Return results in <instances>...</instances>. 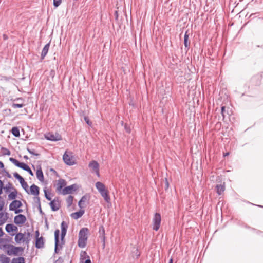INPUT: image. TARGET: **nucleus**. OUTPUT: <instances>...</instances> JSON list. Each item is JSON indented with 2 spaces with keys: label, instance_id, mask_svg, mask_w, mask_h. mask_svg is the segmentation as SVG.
<instances>
[{
  "label": "nucleus",
  "instance_id": "43",
  "mask_svg": "<svg viewBox=\"0 0 263 263\" xmlns=\"http://www.w3.org/2000/svg\"><path fill=\"white\" fill-rule=\"evenodd\" d=\"M62 3V0H53V6L57 8Z\"/></svg>",
  "mask_w": 263,
  "mask_h": 263
},
{
  "label": "nucleus",
  "instance_id": "20",
  "mask_svg": "<svg viewBox=\"0 0 263 263\" xmlns=\"http://www.w3.org/2000/svg\"><path fill=\"white\" fill-rule=\"evenodd\" d=\"M50 47V43H47L44 47L41 52V59L43 60L45 56L47 55Z\"/></svg>",
  "mask_w": 263,
  "mask_h": 263
},
{
  "label": "nucleus",
  "instance_id": "16",
  "mask_svg": "<svg viewBox=\"0 0 263 263\" xmlns=\"http://www.w3.org/2000/svg\"><path fill=\"white\" fill-rule=\"evenodd\" d=\"M99 193L107 203H109L110 202V198L108 194V191L106 189H105Z\"/></svg>",
  "mask_w": 263,
  "mask_h": 263
},
{
  "label": "nucleus",
  "instance_id": "15",
  "mask_svg": "<svg viewBox=\"0 0 263 263\" xmlns=\"http://www.w3.org/2000/svg\"><path fill=\"white\" fill-rule=\"evenodd\" d=\"M39 193V187L37 185L33 184L30 186V192L29 194H31L34 196H38Z\"/></svg>",
  "mask_w": 263,
  "mask_h": 263
},
{
  "label": "nucleus",
  "instance_id": "61",
  "mask_svg": "<svg viewBox=\"0 0 263 263\" xmlns=\"http://www.w3.org/2000/svg\"><path fill=\"white\" fill-rule=\"evenodd\" d=\"M82 202H80V200L79 201V203H78V206L81 208L82 209L83 207L82 206Z\"/></svg>",
  "mask_w": 263,
  "mask_h": 263
},
{
  "label": "nucleus",
  "instance_id": "58",
  "mask_svg": "<svg viewBox=\"0 0 263 263\" xmlns=\"http://www.w3.org/2000/svg\"><path fill=\"white\" fill-rule=\"evenodd\" d=\"M85 263H91L89 256H88V258L86 259Z\"/></svg>",
  "mask_w": 263,
  "mask_h": 263
},
{
  "label": "nucleus",
  "instance_id": "12",
  "mask_svg": "<svg viewBox=\"0 0 263 263\" xmlns=\"http://www.w3.org/2000/svg\"><path fill=\"white\" fill-rule=\"evenodd\" d=\"M22 206V203L18 200H13L9 205V210L13 211L17 208H20Z\"/></svg>",
  "mask_w": 263,
  "mask_h": 263
},
{
  "label": "nucleus",
  "instance_id": "41",
  "mask_svg": "<svg viewBox=\"0 0 263 263\" xmlns=\"http://www.w3.org/2000/svg\"><path fill=\"white\" fill-rule=\"evenodd\" d=\"M44 192L45 196V198H46V199L49 201H51V198L50 197V193L46 190H44Z\"/></svg>",
  "mask_w": 263,
  "mask_h": 263
},
{
  "label": "nucleus",
  "instance_id": "13",
  "mask_svg": "<svg viewBox=\"0 0 263 263\" xmlns=\"http://www.w3.org/2000/svg\"><path fill=\"white\" fill-rule=\"evenodd\" d=\"M61 239L62 241L66 236L68 225L65 221H62L61 224Z\"/></svg>",
  "mask_w": 263,
  "mask_h": 263
},
{
  "label": "nucleus",
  "instance_id": "19",
  "mask_svg": "<svg viewBox=\"0 0 263 263\" xmlns=\"http://www.w3.org/2000/svg\"><path fill=\"white\" fill-rule=\"evenodd\" d=\"M36 168V177L40 181H42L44 179V175L41 167V165H37Z\"/></svg>",
  "mask_w": 263,
  "mask_h": 263
},
{
  "label": "nucleus",
  "instance_id": "52",
  "mask_svg": "<svg viewBox=\"0 0 263 263\" xmlns=\"http://www.w3.org/2000/svg\"><path fill=\"white\" fill-rule=\"evenodd\" d=\"M34 200L35 202L39 204H41L40 198L39 197H36L34 198Z\"/></svg>",
  "mask_w": 263,
  "mask_h": 263
},
{
  "label": "nucleus",
  "instance_id": "1",
  "mask_svg": "<svg viewBox=\"0 0 263 263\" xmlns=\"http://www.w3.org/2000/svg\"><path fill=\"white\" fill-rule=\"evenodd\" d=\"M88 229L87 228H83L79 231L78 246L81 248H84L86 246V242L88 239Z\"/></svg>",
  "mask_w": 263,
  "mask_h": 263
},
{
  "label": "nucleus",
  "instance_id": "25",
  "mask_svg": "<svg viewBox=\"0 0 263 263\" xmlns=\"http://www.w3.org/2000/svg\"><path fill=\"white\" fill-rule=\"evenodd\" d=\"M17 191L16 189H13L11 192L8 196V199L14 200L17 197Z\"/></svg>",
  "mask_w": 263,
  "mask_h": 263
},
{
  "label": "nucleus",
  "instance_id": "27",
  "mask_svg": "<svg viewBox=\"0 0 263 263\" xmlns=\"http://www.w3.org/2000/svg\"><path fill=\"white\" fill-rule=\"evenodd\" d=\"M89 166L93 173H95L98 177H100L99 165H89Z\"/></svg>",
  "mask_w": 263,
  "mask_h": 263
},
{
  "label": "nucleus",
  "instance_id": "51",
  "mask_svg": "<svg viewBox=\"0 0 263 263\" xmlns=\"http://www.w3.org/2000/svg\"><path fill=\"white\" fill-rule=\"evenodd\" d=\"M125 129L126 130V132L128 133H130V129L129 127H128L127 125H125Z\"/></svg>",
  "mask_w": 263,
  "mask_h": 263
},
{
  "label": "nucleus",
  "instance_id": "9",
  "mask_svg": "<svg viewBox=\"0 0 263 263\" xmlns=\"http://www.w3.org/2000/svg\"><path fill=\"white\" fill-rule=\"evenodd\" d=\"M59 235H60V231L57 229L54 232V241H55V246H54V253H58L60 249L62 248V246L59 245Z\"/></svg>",
  "mask_w": 263,
  "mask_h": 263
},
{
  "label": "nucleus",
  "instance_id": "34",
  "mask_svg": "<svg viewBox=\"0 0 263 263\" xmlns=\"http://www.w3.org/2000/svg\"><path fill=\"white\" fill-rule=\"evenodd\" d=\"M8 244L6 243V241L3 239L0 238V248H7L8 249V246H7Z\"/></svg>",
  "mask_w": 263,
  "mask_h": 263
},
{
  "label": "nucleus",
  "instance_id": "56",
  "mask_svg": "<svg viewBox=\"0 0 263 263\" xmlns=\"http://www.w3.org/2000/svg\"><path fill=\"white\" fill-rule=\"evenodd\" d=\"M89 164H99L96 161H91L89 162Z\"/></svg>",
  "mask_w": 263,
  "mask_h": 263
},
{
  "label": "nucleus",
  "instance_id": "48",
  "mask_svg": "<svg viewBox=\"0 0 263 263\" xmlns=\"http://www.w3.org/2000/svg\"><path fill=\"white\" fill-rule=\"evenodd\" d=\"M1 80H5V81H9L10 79V78L9 77H7L6 76H1Z\"/></svg>",
  "mask_w": 263,
  "mask_h": 263
},
{
  "label": "nucleus",
  "instance_id": "29",
  "mask_svg": "<svg viewBox=\"0 0 263 263\" xmlns=\"http://www.w3.org/2000/svg\"><path fill=\"white\" fill-rule=\"evenodd\" d=\"M7 219V213H0V226L3 224Z\"/></svg>",
  "mask_w": 263,
  "mask_h": 263
},
{
  "label": "nucleus",
  "instance_id": "6",
  "mask_svg": "<svg viewBox=\"0 0 263 263\" xmlns=\"http://www.w3.org/2000/svg\"><path fill=\"white\" fill-rule=\"evenodd\" d=\"M13 176L16 179H17L19 181L22 187L24 189L25 192L27 194H29V191L28 190V185L27 182L25 181L24 178L16 172L13 174Z\"/></svg>",
  "mask_w": 263,
  "mask_h": 263
},
{
  "label": "nucleus",
  "instance_id": "64",
  "mask_svg": "<svg viewBox=\"0 0 263 263\" xmlns=\"http://www.w3.org/2000/svg\"><path fill=\"white\" fill-rule=\"evenodd\" d=\"M168 263H173V259L172 258H171L170 259V261H169V262Z\"/></svg>",
  "mask_w": 263,
  "mask_h": 263
},
{
  "label": "nucleus",
  "instance_id": "39",
  "mask_svg": "<svg viewBox=\"0 0 263 263\" xmlns=\"http://www.w3.org/2000/svg\"><path fill=\"white\" fill-rule=\"evenodd\" d=\"M1 153L3 155H10V151L8 149L5 148V147H2Z\"/></svg>",
  "mask_w": 263,
  "mask_h": 263
},
{
  "label": "nucleus",
  "instance_id": "40",
  "mask_svg": "<svg viewBox=\"0 0 263 263\" xmlns=\"http://www.w3.org/2000/svg\"><path fill=\"white\" fill-rule=\"evenodd\" d=\"M9 160L10 161L13 163L14 164H26L24 162H20V161H18V160L13 158H10Z\"/></svg>",
  "mask_w": 263,
  "mask_h": 263
},
{
  "label": "nucleus",
  "instance_id": "55",
  "mask_svg": "<svg viewBox=\"0 0 263 263\" xmlns=\"http://www.w3.org/2000/svg\"><path fill=\"white\" fill-rule=\"evenodd\" d=\"M38 209H39V210L40 211V213L42 214L43 213V212H42V208H41V204H38Z\"/></svg>",
  "mask_w": 263,
  "mask_h": 263
},
{
  "label": "nucleus",
  "instance_id": "47",
  "mask_svg": "<svg viewBox=\"0 0 263 263\" xmlns=\"http://www.w3.org/2000/svg\"><path fill=\"white\" fill-rule=\"evenodd\" d=\"M88 199V196L86 195H85L82 196V197L80 199V202L84 203L86 202V201Z\"/></svg>",
  "mask_w": 263,
  "mask_h": 263
},
{
  "label": "nucleus",
  "instance_id": "26",
  "mask_svg": "<svg viewBox=\"0 0 263 263\" xmlns=\"http://www.w3.org/2000/svg\"><path fill=\"white\" fill-rule=\"evenodd\" d=\"M96 187L99 193L106 189L105 185L103 183L99 181L96 183Z\"/></svg>",
  "mask_w": 263,
  "mask_h": 263
},
{
  "label": "nucleus",
  "instance_id": "54",
  "mask_svg": "<svg viewBox=\"0 0 263 263\" xmlns=\"http://www.w3.org/2000/svg\"><path fill=\"white\" fill-rule=\"evenodd\" d=\"M198 165H191V170L192 171V172H193L194 171V167L196 168V169H198Z\"/></svg>",
  "mask_w": 263,
  "mask_h": 263
},
{
  "label": "nucleus",
  "instance_id": "21",
  "mask_svg": "<svg viewBox=\"0 0 263 263\" xmlns=\"http://www.w3.org/2000/svg\"><path fill=\"white\" fill-rule=\"evenodd\" d=\"M5 230L8 233H10L17 231V228L13 224H7L6 226Z\"/></svg>",
  "mask_w": 263,
  "mask_h": 263
},
{
  "label": "nucleus",
  "instance_id": "22",
  "mask_svg": "<svg viewBox=\"0 0 263 263\" xmlns=\"http://www.w3.org/2000/svg\"><path fill=\"white\" fill-rule=\"evenodd\" d=\"M216 192L219 195H221L225 190L224 183L223 184H217L216 186Z\"/></svg>",
  "mask_w": 263,
  "mask_h": 263
},
{
  "label": "nucleus",
  "instance_id": "53",
  "mask_svg": "<svg viewBox=\"0 0 263 263\" xmlns=\"http://www.w3.org/2000/svg\"><path fill=\"white\" fill-rule=\"evenodd\" d=\"M169 186V183L166 178H165V187L166 189H168Z\"/></svg>",
  "mask_w": 263,
  "mask_h": 263
},
{
  "label": "nucleus",
  "instance_id": "3",
  "mask_svg": "<svg viewBox=\"0 0 263 263\" xmlns=\"http://www.w3.org/2000/svg\"><path fill=\"white\" fill-rule=\"evenodd\" d=\"M63 160L65 164H76L73 160L72 153L66 151L63 156Z\"/></svg>",
  "mask_w": 263,
  "mask_h": 263
},
{
  "label": "nucleus",
  "instance_id": "32",
  "mask_svg": "<svg viewBox=\"0 0 263 263\" xmlns=\"http://www.w3.org/2000/svg\"><path fill=\"white\" fill-rule=\"evenodd\" d=\"M11 263H25V258L23 257L14 258Z\"/></svg>",
  "mask_w": 263,
  "mask_h": 263
},
{
  "label": "nucleus",
  "instance_id": "30",
  "mask_svg": "<svg viewBox=\"0 0 263 263\" xmlns=\"http://www.w3.org/2000/svg\"><path fill=\"white\" fill-rule=\"evenodd\" d=\"M0 261L1 263H10V258L5 255L2 254L0 255Z\"/></svg>",
  "mask_w": 263,
  "mask_h": 263
},
{
  "label": "nucleus",
  "instance_id": "10",
  "mask_svg": "<svg viewBox=\"0 0 263 263\" xmlns=\"http://www.w3.org/2000/svg\"><path fill=\"white\" fill-rule=\"evenodd\" d=\"M26 217L23 214H18L14 217V222L18 226L24 224L26 221Z\"/></svg>",
  "mask_w": 263,
  "mask_h": 263
},
{
  "label": "nucleus",
  "instance_id": "23",
  "mask_svg": "<svg viewBox=\"0 0 263 263\" xmlns=\"http://www.w3.org/2000/svg\"><path fill=\"white\" fill-rule=\"evenodd\" d=\"M66 181L64 179H60L58 181L57 191L60 192L61 189L66 185Z\"/></svg>",
  "mask_w": 263,
  "mask_h": 263
},
{
  "label": "nucleus",
  "instance_id": "42",
  "mask_svg": "<svg viewBox=\"0 0 263 263\" xmlns=\"http://www.w3.org/2000/svg\"><path fill=\"white\" fill-rule=\"evenodd\" d=\"M5 205V201L3 198L0 196V211L3 210Z\"/></svg>",
  "mask_w": 263,
  "mask_h": 263
},
{
  "label": "nucleus",
  "instance_id": "59",
  "mask_svg": "<svg viewBox=\"0 0 263 263\" xmlns=\"http://www.w3.org/2000/svg\"><path fill=\"white\" fill-rule=\"evenodd\" d=\"M54 73H55L54 70H52L50 71V75L52 76V77H53L54 75Z\"/></svg>",
  "mask_w": 263,
  "mask_h": 263
},
{
  "label": "nucleus",
  "instance_id": "5",
  "mask_svg": "<svg viewBox=\"0 0 263 263\" xmlns=\"http://www.w3.org/2000/svg\"><path fill=\"white\" fill-rule=\"evenodd\" d=\"M45 138L50 141H58L62 140V136L57 133L49 132L45 135Z\"/></svg>",
  "mask_w": 263,
  "mask_h": 263
},
{
  "label": "nucleus",
  "instance_id": "2",
  "mask_svg": "<svg viewBox=\"0 0 263 263\" xmlns=\"http://www.w3.org/2000/svg\"><path fill=\"white\" fill-rule=\"evenodd\" d=\"M8 249L7 253L8 255H22L24 251V249L21 247H15L12 245H8Z\"/></svg>",
  "mask_w": 263,
  "mask_h": 263
},
{
  "label": "nucleus",
  "instance_id": "37",
  "mask_svg": "<svg viewBox=\"0 0 263 263\" xmlns=\"http://www.w3.org/2000/svg\"><path fill=\"white\" fill-rule=\"evenodd\" d=\"M31 145L30 144H29L27 147V150L28 151V152L32 154L33 156H38L39 155V154H37L35 152V150L33 149H30V146Z\"/></svg>",
  "mask_w": 263,
  "mask_h": 263
},
{
  "label": "nucleus",
  "instance_id": "62",
  "mask_svg": "<svg viewBox=\"0 0 263 263\" xmlns=\"http://www.w3.org/2000/svg\"><path fill=\"white\" fill-rule=\"evenodd\" d=\"M229 155V152H227L226 153H223V157H225L227 156H228Z\"/></svg>",
  "mask_w": 263,
  "mask_h": 263
},
{
  "label": "nucleus",
  "instance_id": "63",
  "mask_svg": "<svg viewBox=\"0 0 263 263\" xmlns=\"http://www.w3.org/2000/svg\"><path fill=\"white\" fill-rule=\"evenodd\" d=\"M5 165H0L1 169H4Z\"/></svg>",
  "mask_w": 263,
  "mask_h": 263
},
{
  "label": "nucleus",
  "instance_id": "45",
  "mask_svg": "<svg viewBox=\"0 0 263 263\" xmlns=\"http://www.w3.org/2000/svg\"><path fill=\"white\" fill-rule=\"evenodd\" d=\"M226 107L224 106H222L221 107V114L222 116H223V118L224 119L226 116Z\"/></svg>",
  "mask_w": 263,
  "mask_h": 263
},
{
  "label": "nucleus",
  "instance_id": "46",
  "mask_svg": "<svg viewBox=\"0 0 263 263\" xmlns=\"http://www.w3.org/2000/svg\"><path fill=\"white\" fill-rule=\"evenodd\" d=\"M84 119L86 123L88 125L91 126L92 125V122L89 120V118L88 117L85 116Z\"/></svg>",
  "mask_w": 263,
  "mask_h": 263
},
{
  "label": "nucleus",
  "instance_id": "44",
  "mask_svg": "<svg viewBox=\"0 0 263 263\" xmlns=\"http://www.w3.org/2000/svg\"><path fill=\"white\" fill-rule=\"evenodd\" d=\"M23 104H17V103H13L12 106L14 108H22L24 106Z\"/></svg>",
  "mask_w": 263,
  "mask_h": 263
},
{
  "label": "nucleus",
  "instance_id": "14",
  "mask_svg": "<svg viewBox=\"0 0 263 263\" xmlns=\"http://www.w3.org/2000/svg\"><path fill=\"white\" fill-rule=\"evenodd\" d=\"M61 239L62 241L66 236L68 225L65 221H62L61 224Z\"/></svg>",
  "mask_w": 263,
  "mask_h": 263
},
{
  "label": "nucleus",
  "instance_id": "18",
  "mask_svg": "<svg viewBox=\"0 0 263 263\" xmlns=\"http://www.w3.org/2000/svg\"><path fill=\"white\" fill-rule=\"evenodd\" d=\"M52 211H57L59 209L60 204L58 201L53 200L49 203Z\"/></svg>",
  "mask_w": 263,
  "mask_h": 263
},
{
  "label": "nucleus",
  "instance_id": "24",
  "mask_svg": "<svg viewBox=\"0 0 263 263\" xmlns=\"http://www.w3.org/2000/svg\"><path fill=\"white\" fill-rule=\"evenodd\" d=\"M84 213V210H80L78 212H76L74 213H73L71 214V216L72 218H73L74 219H78L81 217L82 216V215Z\"/></svg>",
  "mask_w": 263,
  "mask_h": 263
},
{
  "label": "nucleus",
  "instance_id": "31",
  "mask_svg": "<svg viewBox=\"0 0 263 263\" xmlns=\"http://www.w3.org/2000/svg\"><path fill=\"white\" fill-rule=\"evenodd\" d=\"M16 166L19 167L20 168L24 170V171H26L27 172H28L30 175H31V176L33 175V173L29 165H16Z\"/></svg>",
  "mask_w": 263,
  "mask_h": 263
},
{
  "label": "nucleus",
  "instance_id": "7",
  "mask_svg": "<svg viewBox=\"0 0 263 263\" xmlns=\"http://www.w3.org/2000/svg\"><path fill=\"white\" fill-rule=\"evenodd\" d=\"M30 233H27V237H25V235L22 233H18L16 234L15 237V241L17 243H21V242H28L29 241V238L30 237Z\"/></svg>",
  "mask_w": 263,
  "mask_h": 263
},
{
  "label": "nucleus",
  "instance_id": "33",
  "mask_svg": "<svg viewBox=\"0 0 263 263\" xmlns=\"http://www.w3.org/2000/svg\"><path fill=\"white\" fill-rule=\"evenodd\" d=\"M11 133L12 135L16 137L20 136V130L17 127H13L11 129Z\"/></svg>",
  "mask_w": 263,
  "mask_h": 263
},
{
  "label": "nucleus",
  "instance_id": "50",
  "mask_svg": "<svg viewBox=\"0 0 263 263\" xmlns=\"http://www.w3.org/2000/svg\"><path fill=\"white\" fill-rule=\"evenodd\" d=\"M4 184L2 180H0V195L2 194V190L3 189Z\"/></svg>",
  "mask_w": 263,
  "mask_h": 263
},
{
  "label": "nucleus",
  "instance_id": "4",
  "mask_svg": "<svg viewBox=\"0 0 263 263\" xmlns=\"http://www.w3.org/2000/svg\"><path fill=\"white\" fill-rule=\"evenodd\" d=\"M161 221V215L156 213L153 219V229L155 231H158L160 228Z\"/></svg>",
  "mask_w": 263,
  "mask_h": 263
},
{
  "label": "nucleus",
  "instance_id": "57",
  "mask_svg": "<svg viewBox=\"0 0 263 263\" xmlns=\"http://www.w3.org/2000/svg\"><path fill=\"white\" fill-rule=\"evenodd\" d=\"M35 234L36 238H39V236L40 233H39V231L38 230L35 231Z\"/></svg>",
  "mask_w": 263,
  "mask_h": 263
},
{
  "label": "nucleus",
  "instance_id": "17",
  "mask_svg": "<svg viewBox=\"0 0 263 263\" xmlns=\"http://www.w3.org/2000/svg\"><path fill=\"white\" fill-rule=\"evenodd\" d=\"M44 246V238L43 237L36 238L35 247L37 249L43 248Z\"/></svg>",
  "mask_w": 263,
  "mask_h": 263
},
{
  "label": "nucleus",
  "instance_id": "49",
  "mask_svg": "<svg viewBox=\"0 0 263 263\" xmlns=\"http://www.w3.org/2000/svg\"><path fill=\"white\" fill-rule=\"evenodd\" d=\"M13 211H14L15 214H18L23 212V210L20 208H17L15 210H13Z\"/></svg>",
  "mask_w": 263,
  "mask_h": 263
},
{
  "label": "nucleus",
  "instance_id": "60",
  "mask_svg": "<svg viewBox=\"0 0 263 263\" xmlns=\"http://www.w3.org/2000/svg\"><path fill=\"white\" fill-rule=\"evenodd\" d=\"M4 234V232L2 229V228H0V237L2 236Z\"/></svg>",
  "mask_w": 263,
  "mask_h": 263
},
{
  "label": "nucleus",
  "instance_id": "38",
  "mask_svg": "<svg viewBox=\"0 0 263 263\" xmlns=\"http://www.w3.org/2000/svg\"><path fill=\"white\" fill-rule=\"evenodd\" d=\"M140 254L137 248H134V250L133 251V257H136V258H138V257L140 256Z\"/></svg>",
  "mask_w": 263,
  "mask_h": 263
},
{
  "label": "nucleus",
  "instance_id": "35",
  "mask_svg": "<svg viewBox=\"0 0 263 263\" xmlns=\"http://www.w3.org/2000/svg\"><path fill=\"white\" fill-rule=\"evenodd\" d=\"M73 197L71 195H69L66 199V203L67 206L70 207L72 204Z\"/></svg>",
  "mask_w": 263,
  "mask_h": 263
},
{
  "label": "nucleus",
  "instance_id": "11",
  "mask_svg": "<svg viewBox=\"0 0 263 263\" xmlns=\"http://www.w3.org/2000/svg\"><path fill=\"white\" fill-rule=\"evenodd\" d=\"M99 234H100V238H101V241L103 243V247L104 248L105 246V239H106V237H105V229H104V228L103 226H101L99 227Z\"/></svg>",
  "mask_w": 263,
  "mask_h": 263
},
{
  "label": "nucleus",
  "instance_id": "36",
  "mask_svg": "<svg viewBox=\"0 0 263 263\" xmlns=\"http://www.w3.org/2000/svg\"><path fill=\"white\" fill-rule=\"evenodd\" d=\"M3 189H4L5 192L7 193L10 192L11 190H13V189L14 188L12 186V185L11 183H9L8 184L6 185L5 187L3 186Z\"/></svg>",
  "mask_w": 263,
  "mask_h": 263
},
{
  "label": "nucleus",
  "instance_id": "28",
  "mask_svg": "<svg viewBox=\"0 0 263 263\" xmlns=\"http://www.w3.org/2000/svg\"><path fill=\"white\" fill-rule=\"evenodd\" d=\"M189 34L187 33V31H186L184 34V45L185 48H187L189 49V47L190 45V42L189 41Z\"/></svg>",
  "mask_w": 263,
  "mask_h": 263
},
{
  "label": "nucleus",
  "instance_id": "8",
  "mask_svg": "<svg viewBox=\"0 0 263 263\" xmlns=\"http://www.w3.org/2000/svg\"><path fill=\"white\" fill-rule=\"evenodd\" d=\"M79 189V186L77 184H73L64 188L62 190V194L66 195L71 194L73 191H76Z\"/></svg>",
  "mask_w": 263,
  "mask_h": 263
}]
</instances>
